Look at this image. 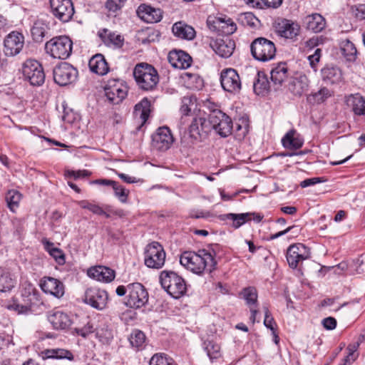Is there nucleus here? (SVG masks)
<instances>
[{"mask_svg": "<svg viewBox=\"0 0 365 365\" xmlns=\"http://www.w3.org/2000/svg\"><path fill=\"white\" fill-rule=\"evenodd\" d=\"M215 256L216 250L214 248L202 249L197 252L186 251L181 255L180 262L193 273L201 274L205 271L210 273L217 265Z\"/></svg>", "mask_w": 365, "mask_h": 365, "instance_id": "1", "label": "nucleus"}, {"mask_svg": "<svg viewBox=\"0 0 365 365\" xmlns=\"http://www.w3.org/2000/svg\"><path fill=\"white\" fill-rule=\"evenodd\" d=\"M133 76L138 86L145 91L153 90L159 81L155 68L145 63H140L135 66Z\"/></svg>", "mask_w": 365, "mask_h": 365, "instance_id": "2", "label": "nucleus"}, {"mask_svg": "<svg viewBox=\"0 0 365 365\" xmlns=\"http://www.w3.org/2000/svg\"><path fill=\"white\" fill-rule=\"evenodd\" d=\"M159 278L162 287L173 298L178 299L185 293V282L175 272L162 271Z\"/></svg>", "mask_w": 365, "mask_h": 365, "instance_id": "3", "label": "nucleus"}, {"mask_svg": "<svg viewBox=\"0 0 365 365\" xmlns=\"http://www.w3.org/2000/svg\"><path fill=\"white\" fill-rule=\"evenodd\" d=\"M73 42L66 36H59L51 38L45 45L46 52L53 58L66 59L72 52Z\"/></svg>", "mask_w": 365, "mask_h": 365, "instance_id": "4", "label": "nucleus"}, {"mask_svg": "<svg viewBox=\"0 0 365 365\" xmlns=\"http://www.w3.org/2000/svg\"><path fill=\"white\" fill-rule=\"evenodd\" d=\"M250 51L256 60L264 62L274 58L276 47L272 41L264 37H259L251 43Z\"/></svg>", "mask_w": 365, "mask_h": 365, "instance_id": "5", "label": "nucleus"}, {"mask_svg": "<svg viewBox=\"0 0 365 365\" xmlns=\"http://www.w3.org/2000/svg\"><path fill=\"white\" fill-rule=\"evenodd\" d=\"M211 130L213 129L222 137H227L232 133L233 123L232 119L222 110L215 109L209 114Z\"/></svg>", "mask_w": 365, "mask_h": 365, "instance_id": "6", "label": "nucleus"}, {"mask_svg": "<svg viewBox=\"0 0 365 365\" xmlns=\"http://www.w3.org/2000/svg\"><path fill=\"white\" fill-rule=\"evenodd\" d=\"M165 252L163 246L158 242L148 244L144 252L145 264L153 269H160L165 262Z\"/></svg>", "mask_w": 365, "mask_h": 365, "instance_id": "7", "label": "nucleus"}, {"mask_svg": "<svg viewBox=\"0 0 365 365\" xmlns=\"http://www.w3.org/2000/svg\"><path fill=\"white\" fill-rule=\"evenodd\" d=\"M23 75L31 86H40L45 81V73L41 64L34 59H28L23 64Z\"/></svg>", "mask_w": 365, "mask_h": 365, "instance_id": "8", "label": "nucleus"}, {"mask_svg": "<svg viewBox=\"0 0 365 365\" xmlns=\"http://www.w3.org/2000/svg\"><path fill=\"white\" fill-rule=\"evenodd\" d=\"M55 83L66 86L76 81L78 72L76 68L67 62H61L53 71Z\"/></svg>", "mask_w": 365, "mask_h": 365, "instance_id": "9", "label": "nucleus"}, {"mask_svg": "<svg viewBox=\"0 0 365 365\" xmlns=\"http://www.w3.org/2000/svg\"><path fill=\"white\" fill-rule=\"evenodd\" d=\"M148 302V292L140 283L128 284V296L126 305L131 308L138 309L145 306Z\"/></svg>", "mask_w": 365, "mask_h": 365, "instance_id": "10", "label": "nucleus"}, {"mask_svg": "<svg viewBox=\"0 0 365 365\" xmlns=\"http://www.w3.org/2000/svg\"><path fill=\"white\" fill-rule=\"evenodd\" d=\"M104 89L108 100L113 104L121 103L128 93L127 86L117 79L108 80Z\"/></svg>", "mask_w": 365, "mask_h": 365, "instance_id": "11", "label": "nucleus"}, {"mask_svg": "<svg viewBox=\"0 0 365 365\" xmlns=\"http://www.w3.org/2000/svg\"><path fill=\"white\" fill-rule=\"evenodd\" d=\"M220 83L222 88L230 93H239L242 88L240 76L233 68H225L222 71Z\"/></svg>", "mask_w": 365, "mask_h": 365, "instance_id": "12", "label": "nucleus"}, {"mask_svg": "<svg viewBox=\"0 0 365 365\" xmlns=\"http://www.w3.org/2000/svg\"><path fill=\"white\" fill-rule=\"evenodd\" d=\"M286 257L289 266L292 269H295L304 260L310 257V252L303 244H294L288 247Z\"/></svg>", "mask_w": 365, "mask_h": 365, "instance_id": "13", "label": "nucleus"}, {"mask_svg": "<svg viewBox=\"0 0 365 365\" xmlns=\"http://www.w3.org/2000/svg\"><path fill=\"white\" fill-rule=\"evenodd\" d=\"M53 14L63 22L69 21L74 14L71 0H50Z\"/></svg>", "mask_w": 365, "mask_h": 365, "instance_id": "14", "label": "nucleus"}, {"mask_svg": "<svg viewBox=\"0 0 365 365\" xmlns=\"http://www.w3.org/2000/svg\"><path fill=\"white\" fill-rule=\"evenodd\" d=\"M174 138L169 128H158L152 135V147L159 151L168 150L173 143Z\"/></svg>", "mask_w": 365, "mask_h": 365, "instance_id": "15", "label": "nucleus"}, {"mask_svg": "<svg viewBox=\"0 0 365 365\" xmlns=\"http://www.w3.org/2000/svg\"><path fill=\"white\" fill-rule=\"evenodd\" d=\"M108 299L106 291L97 287L88 288L85 292L84 302L97 309H103Z\"/></svg>", "mask_w": 365, "mask_h": 365, "instance_id": "16", "label": "nucleus"}, {"mask_svg": "<svg viewBox=\"0 0 365 365\" xmlns=\"http://www.w3.org/2000/svg\"><path fill=\"white\" fill-rule=\"evenodd\" d=\"M24 43V36L17 31H12L4 41V52L6 56H14L21 51Z\"/></svg>", "mask_w": 365, "mask_h": 365, "instance_id": "17", "label": "nucleus"}, {"mask_svg": "<svg viewBox=\"0 0 365 365\" xmlns=\"http://www.w3.org/2000/svg\"><path fill=\"white\" fill-rule=\"evenodd\" d=\"M189 131L190 136L195 140L198 138H205L211 131L209 118L206 119L204 117H197L193 118Z\"/></svg>", "mask_w": 365, "mask_h": 365, "instance_id": "18", "label": "nucleus"}, {"mask_svg": "<svg viewBox=\"0 0 365 365\" xmlns=\"http://www.w3.org/2000/svg\"><path fill=\"white\" fill-rule=\"evenodd\" d=\"M210 45L213 51L222 58L230 57L235 48V41L228 36L212 40Z\"/></svg>", "mask_w": 365, "mask_h": 365, "instance_id": "19", "label": "nucleus"}, {"mask_svg": "<svg viewBox=\"0 0 365 365\" xmlns=\"http://www.w3.org/2000/svg\"><path fill=\"white\" fill-rule=\"evenodd\" d=\"M40 286L43 292L56 298H61L64 294L63 284L56 278L45 277L41 279Z\"/></svg>", "mask_w": 365, "mask_h": 365, "instance_id": "20", "label": "nucleus"}, {"mask_svg": "<svg viewBox=\"0 0 365 365\" xmlns=\"http://www.w3.org/2000/svg\"><path fill=\"white\" fill-rule=\"evenodd\" d=\"M168 61L174 68L185 69L190 66L192 58L183 51L174 50L168 53Z\"/></svg>", "mask_w": 365, "mask_h": 365, "instance_id": "21", "label": "nucleus"}, {"mask_svg": "<svg viewBox=\"0 0 365 365\" xmlns=\"http://www.w3.org/2000/svg\"><path fill=\"white\" fill-rule=\"evenodd\" d=\"M300 27L290 20L282 19L277 26V33L282 37L293 39L299 35Z\"/></svg>", "mask_w": 365, "mask_h": 365, "instance_id": "22", "label": "nucleus"}, {"mask_svg": "<svg viewBox=\"0 0 365 365\" xmlns=\"http://www.w3.org/2000/svg\"><path fill=\"white\" fill-rule=\"evenodd\" d=\"M88 275L99 282H110L115 278V272L107 267L96 266L88 270Z\"/></svg>", "mask_w": 365, "mask_h": 365, "instance_id": "23", "label": "nucleus"}, {"mask_svg": "<svg viewBox=\"0 0 365 365\" xmlns=\"http://www.w3.org/2000/svg\"><path fill=\"white\" fill-rule=\"evenodd\" d=\"M150 101L144 98L134 107L133 115L136 120H140V125H143L149 118L150 110Z\"/></svg>", "mask_w": 365, "mask_h": 365, "instance_id": "24", "label": "nucleus"}, {"mask_svg": "<svg viewBox=\"0 0 365 365\" xmlns=\"http://www.w3.org/2000/svg\"><path fill=\"white\" fill-rule=\"evenodd\" d=\"M49 322L56 329H66L71 324L69 316L61 311H57L48 317Z\"/></svg>", "mask_w": 365, "mask_h": 365, "instance_id": "25", "label": "nucleus"}, {"mask_svg": "<svg viewBox=\"0 0 365 365\" xmlns=\"http://www.w3.org/2000/svg\"><path fill=\"white\" fill-rule=\"evenodd\" d=\"M304 24L308 30L318 33L325 28L326 21L319 14H313L304 18Z\"/></svg>", "mask_w": 365, "mask_h": 365, "instance_id": "26", "label": "nucleus"}, {"mask_svg": "<svg viewBox=\"0 0 365 365\" xmlns=\"http://www.w3.org/2000/svg\"><path fill=\"white\" fill-rule=\"evenodd\" d=\"M88 66L92 72L100 76L106 74L109 71L108 63L104 56L101 53L93 56L90 59Z\"/></svg>", "mask_w": 365, "mask_h": 365, "instance_id": "27", "label": "nucleus"}, {"mask_svg": "<svg viewBox=\"0 0 365 365\" xmlns=\"http://www.w3.org/2000/svg\"><path fill=\"white\" fill-rule=\"evenodd\" d=\"M172 31L173 34L182 39L192 40L195 36V31L191 26L182 21L173 24Z\"/></svg>", "mask_w": 365, "mask_h": 365, "instance_id": "28", "label": "nucleus"}, {"mask_svg": "<svg viewBox=\"0 0 365 365\" xmlns=\"http://www.w3.org/2000/svg\"><path fill=\"white\" fill-rule=\"evenodd\" d=\"M283 146L289 149H299L303 145L304 141L296 130L292 129L282 139Z\"/></svg>", "mask_w": 365, "mask_h": 365, "instance_id": "29", "label": "nucleus"}, {"mask_svg": "<svg viewBox=\"0 0 365 365\" xmlns=\"http://www.w3.org/2000/svg\"><path fill=\"white\" fill-rule=\"evenodd\" d=\"M309 80L306 76H300L293 79L290 83L289 89L294 95L297 96H302L308 91Z\"/></svg>", "mask_w": 365, "mask_h": 365, "instance_id": "30", "label": "nucleus"}, {"mask_svg": "<svg viewBox=\"0 0 365 365\" xmlns=\"http://www.w3.org/2000/svg\"><path fill=\"white\" fill-rule=\"evenodd\" d=\"M346 104L356 115H365V99L359 94H351L346 98Z\"/></svg>", "mask_w": 365, "mask_h": 365, "instance_id": "31", "label": "nucleus"}, {"mask_svg": "<svg viewBox=\"0 0 365 365\" xmlns=\"http://www.w3.org/2000/svg\"><path fill=\"white\" fill-rule=\"evenodd\" d=\"M322 76L324 81L335 84L339 83L342 79L341 70L337 67H325L322 69Z\"/></svg>", "mask_w": 365, "mask_h": 365, "instance_id": "32", "label": "nucleus"}, {"mask_svg": "<svg viewBox=\"0 0 365 365\" xmlns=\"http://www.w3.org/2000/svg\"><path fill=\"white\" fill-rule=\"evenodd\" d=\"M288 68L286 63L277 64L271 71V80L275 85L281 86L287 78Z\"/></svg>", "mask_w": 365, "mask_h": 365, "instance_id": "33", "label": "nucleus"}, {"mask_svg": "<svg viewBox=\"0 0 365 365\" xmlns=\"http://www.w3.org/2000/svg\"><path fill=\"white\" fill-rule=\"evenodd\" d=\"M253 89L257 95H264L269 89V82L264 72L258 71Z\"/></svg>", "mask_w": 365, "mask_h": 365, "instance_id": "34", "label": "nucleus"}, {"mask_svg": "<svg viewBox=\"0 0 365 365\" xmlns=\"http://www.w3.org/2000/svg\"><path fill=\"white\" fill-rule=\"evenodd\" d=\"M16 284V279L11 274L3 269H0V292L11 291Z\"/></svg>", "mask_w": 365, "mask_h": 365, "instance_id": "35", "label": "nucleus"}, {"mask_svg": "<svg viewBox=\"0 0 365 365\" xmlns=\"http://www.w3.org/2000/svg\"><path fill=\"white\" fill-rule=\"evenodd\" d=\"M213 24L215 29H220L221 28L223 32L228 35L233 34L237 29L236 24L230 18L227 19L221 17L215 18Z\"/></svg>", "mask_w": 365, "mask_h": 365, "instance_id": "36", "label": "nucleus"}, {"mask_svg": "<svg viewBox=\"0 0 365 365\" xmlns=\"http://www.w3.org/2000/svg\"><path fill=\"white\" fill-rule=\"evenodd\" d=\"M340 50L346 60L353 61L355 60L357 54V50L355 45L349 39L341 40L340 43Z\"/></svg>", "mask_w": 365, "mask_h": 365, "instance_id": "37", "label": "nucleus"}, {"mask_svg": "<svg viewBox=\"0 0 365 365\" xmlns=\"http://www.w3.org/2000/svg\"><path fill=\"white\" fill-rule=\"evenodd\" d=\"M251 213H241V214H234V213H228L225 215H220V219L222 220H230L233 222V227L235 228H238L245 224L246 222L251 220Z\"/></svg>", "mask_w": 365, "mask_h": 365, "instance_id": "38", "label": "nucleus"}, {"mask_svg": "<svg viewBox=\"0 0 365 365\" xmlns=\"http://www.w3.org/2000/svg\"><path fill=\"white\" fill-rule=\"evenodd\" d=\"M183 78L189 89L200 90L204 86V81L198 74L185 73Z\"/></svg>", "mask_w": 365, "mask_h": 365, "instance_id": "39", "label": "nucleus"}, {"mask_svg": "<svg viewBox=\"0 0 365 365\" xmlns=\"http://www.w3.org/2000/svg\"><path fill=\"white\" fill-rule=\"evenodd\" d=\"M43 354L44 359H67L70 361L73 359L72 353L63 349H46Z\"/></svg>", "mask_w": 365, "mask_h": 365, "instance_id": "40", "label": "nucleus"}, {"mask_svg": "<svg viewBox=\"0 0 365 365\" xmlns=\"http://www.w3.org/2000/svg\"><path fill=\"white\" fill-rule=\"evenodd\" d=\"M333 92L326 87L321 88L317 92L312 93L307 97V101L311 103H322L331 97Z\"/></svg>", "mask_w": 365, "mask_h": 365, "instance_id": "41", "label": "nucleus"}, {"mask_svg": "<svg viewBox=\"0 0 365 365\" xmlns=\"http://www.w3.org/2000/svg\"><path fill=\"white\" fill-rule=\"evenodd\" d=\"M107 32L108 30L104 29L103 31L100 34V36L104 38V41L108 44H112L115 48H121L123 45L124 38L120 34L113 32L107 34Z\"/></svg>", "mask_w": 365, "mask_h": 365, "instance_id": "42", "label": "nucleus"}, {"mask_svg": "<svg viewBox=\"0 0 365 365\" xmlns=\"http://www.w3.org/2000/svg\"><path fill=\"white\" fill-rule=\"evenodd\" d=\"M21 198V195L16 190H9L6 195V201L8 207L11 211L15 212L19 207V202Z\"/></svg>", "mask_w": 365, "mask_h": 365, "instance_id": "43", "label": "nucleus"}, {"mask_svg": "<svg viewBox=\"0 0 365 365\" xmlns=\"http://www.w3.org/2000/svg\"><path fill=\"white\" fill-rule=\"evenodd\" d=\"M149 365H175L172 358L163 353L154 354L149 362Z\"/></svg>", "mask_w": 365, "mask_h": 365, "instance_id": "44", "label": "nucleus"}, {"mask_svg": "<svg viewBox=\"0 0 365 365\" xmlns=\"http://www.w3.org/2000/svg\"><path fill=\"white\" fill-rule=\"evenodd\" d=\"M240 294L249 306H252L257 303V293L255 287H250L245 288Z\"/></svg>", "mask_w": 365, "mask_h": 365, "instance_id": "45", "label": "nucleus"}, {"mask_svg": "<svg viewBox=\"0 0 365 365\" xmlns=\"http://www.w3.org/2000/svg\"><path fill=\"white\" fill-rule=\"evenodd\" d=\"M195 98L192 96H185L182 99L180 112L183 115H189L191 110L195 107Z\"/></svg>", "mask_w": 365, "mask_h": 365, "instance_id": "46", "label": "nucleus"}, {"mask_svg": "<svg viewBox=\"0 0 365 365\" xmlns=\"http://www.w3.org/2000/svg\"><path fill=\"white\" fill-rule=\"evenodd\" d=\"M129 341L132 346L138 349L140 348L145 341V335L140 330H135L130 334Z\"/></svg>", "mask_w": 365, "mask_h": 365, "instance_id": "47", "label": "nucleus"}, {"mask_svg": "<svg viewBox=\"0 0 365 365\" xmlns=\"http://www.w3.org/2000/svg\"><path fill=\"white\" fill-rule=\"evenodd\" d=\"M205 345L207 354L211 360L220 357V347L217 344L212 341H207L205 342Z\"/></svg>", "mask_w": 365, "mask_h": 365, "instance_id": "48", "label": "nucleus"}, {"mask_svg": "<svg viewBox=\"0 0 365 365\" xmlns=\"http://www.w3.org/2000/svg\"><path fill=\"white\" fill-rule=\"evenodd\" d=\"M152 12L158 14V9H155L152 8L151 6L145 5V4H141L137 10V14H138V16L147 22L150 21V15H151ZM157 16V14H155V16Z\"/></svg>", "mask_w": 365, "mask_h": 365, "instance_id": "49", "label": "nucleus"}, {"mask_svg": "<svg viewBox=\"0 0 365 365\" xmlns=\"http://www.w3.org/2000/svg\"><path fill=\"white\" fill-rule=\"evenodd\" d=\"M78 203L81 208L87 209L95 215H101L105 213V210L103 209V207L89 201L81 200Z\"/></svg>", "mask_w": 365, "mask_h": 365, "instance_id": "50", "label": "nucleus"}, {"mask_svg": "<svg viewBox=\"0 0 365 365\" xmlns=\"http://www.w3.org/2000/svg\"><path fill=\"white\" fill-rule=\"evenodd\" d=\"M31 35L33 39L36 42H41L45 36L46 29L44 26L39 24L35 23L31 29Z\"/></svg>", "mask_w": 365, "mask_h": 365, "instance_id": "51", "label": "nucleus"}, {"mask_svg": "<svg viewBox=\"0 0 365 365\" xmlns=\"http://www.w3.org/2000/svg\"><path fill=\"white\" fill-rule=\"evenodd\" d=\"M112 187L114 190L115 195L120 202H125L127 200L128 191H126L125 189L117 182H115Z\"/></svg>", "mask_w": 365, "mask_h": 365, "instance_id": "52", "label": "nucleus"}, {"mask_svg": "<svg viewBox=\"0 0 365 365\" xmlns=\"http://www.w3.org/2000/svg\"><path fill=\"white\" fill-rule=\"evenodd\" d=\"M264 326L269 329L272 333H274V324H275L274 318L272 317L270 312L268 309V307H264Z\"/></svg>", "mask_w": 365, "mask_h": 365, "instance_id": "53", "label": "nucleus"}, {"mask_svg": "<svg viewBox=\"0 0 365 365\" xmlns=\"http://www.w3.org/2000/svg\"><path fill=\"white\" fill-rule=\"evenodd\" d=\"M73 329L78 335H81L84 338L93 331V326L88 322L83 327H75Z\"/></svg>", "mask_w": 365, "mask_h": 365, "instance_id": "54", "label": "nucleus"}, {"mask_svg": "<svg viewBox=\"0 0 365 365\" xmlns=\"http://www.w3.org/2000/svg\"><path fill=\"white\" fill-rule=\"evenodd\" d=\"M50 255L55 258L59 264H63L65 262L64 255L61 250L58 248H52L49 250Z\"/></svg>", "mask_w": 365, "mask_h": 365, "instance_id": "55", "label": "nucleus"}, {"mask_svg": "<svg viewBox=\"0 0 365 365\" xmlns=\"http://www.w3.org/2000/svg\"><path fill=\"white\" fill-rule=\"evenodd\" d=\"M321 49L317 48L314 51V53L312 55H310L308 57V59L309 61L310 66L312 68L316 70L317 65L319 61L320 57H321Z\"/></svg>", "mask_w": 365, "mask_h": 365, "instance_id": "56", "label": "nucleus"}, {"mask_svg": "<svg viewBox=\"0 0 365 365\" xmlns=\"http://www.w3.org/2000/svg\"><path fill=\"white\" fill-rule=\"evenodd\" d=\"M123 4H119L118 1H115L114 0H107L106 3V9L110 11L115 13L117 11L120 10Z\"/></svg>", "mask_w": 365, "mask_h": 365, "instance_id": "57", "label": "nucleus"}, {"mask_svg": "<svg viewBox=\"0 0 365 365\" xmlns=\"http://www.w3.org/2000/svg\"><path fill=\"white\" fill-rule=\"evenodd\" d=\"M123 4H119L118 1H115L114 0H107L106 3V9L110 11L115 13L117 11L120 10Z\"/></svg>", "mask_w": 365, "mask_h": 365, "instance_id": "58", "label": "nucleus"}, {"mask_svg": "<svg viewBox=\"0 0 365 365\" xmlns=\"http://www.w3.org/2000/svg\"><path fill=\"white\" fill-rule=\"evenodd\" d=\"M322 324L326 329L332 330L336 326V320L334 317H329L323 319Z\"/></svg>", "mask_w": 365, "mask_h": 365, "instance_id": "59", "label": "nucleus"}, {"mask_svg": "<svg viewBox=\"0 0 365 365\" xmlns=\"http://www.w3.org/2000/svg\"><path fill=\"white\" fill-rule=\"evenodd\" d=\"M90 173L87 170H79V171H73V170H67L66 172V177L67 178H71V177H73L75 179H77V178H81V177H84V176H88L89 175Z\"/></svg>", "mask_w": 365, "mask_h": 365, "instance_id": "60", "label": "nucleus"}, {"mask_svg": "<svg viewBox=\"0 0 365 365\" xmlns=\"http://www.w3.org/2000/svg\"><path fill=\"white\" fill-rule=\"evenodd\" d=\"M322 182H324V180H322L320 178H308L302 181L300 185L302 187H306Z\"/></svg>", "mask_w": 365, "mask_h": 365, "instance_id": "61", "label": "nucleus"}, {"mask_svg": "<svg viewBox=\"0 0 365 365\" xmlns=\"http://www.w3.org/2000/svg\"><path fill=\"white\" fill-rule=\"evenodd\" d=\"M355 16L360 20L365 19V4H359L354 11Z\"/></svg>", "mask_w": 365, "mask_h": 365, "instance_id": "62", "label": "nucleus"}, {"mask_svg": "<svg viewBox=\"0 0 365 365\" xmlns=\"http://www.w3.org/2000/svg\"><path fill=\"white\" fill-rule=\"evenodd\" d=\"M9 309L17 312L19 314L24 313L27 310V307L16 303H13L8 306Z\"/></svg>", "mask_w": 365, "mask_h": 365, "instance_id": "63", "label": "nucleus"}, {"mask_svg": "<svg viewBox=\"0 0 365 365\" xmlns=\"http://www.w3.org/2000/svg\"><path fill=\"white\" fill-rule=\"evenodd\" d=\"M267 7L277 8L282 4V0H260Z\"/></svg>", "mask_w": 365, "mask_h": 365, "instance_id": "64", "label": "nucleus"}]
</instances>
